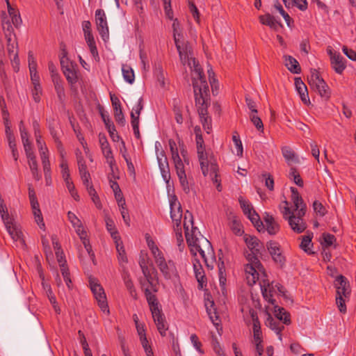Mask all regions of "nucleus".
I'll return each instance as SVG.
<instances>
[{
  "instance_id": "obj_1",
  "label": "nucleus",
  "mask_w": 356,
  "mask_h": 356,
  "mask_svg": "<svg viewBox=\"0 0 356 356\" xmlns=\"http://www.w3.org/2000/svg\"><path fill=\"white\" fill-rule=\"evenodd\" d=\"M184 228L186 242L190 247L191 252L194 255L196 254V252H198L202 259H204V262L207 263L205 252H207L208 254H212L213 249L211 244L202 236L201 238L197 236L196 232L197 229L193 227V215L188 211H186L185 213Z\"/></svg>"
},
{
  "instance_id": "obj_2",
  "label": "nucleus",
  "mask_w": 356,
  "mask_h": 356,
  "mask_svg": "<svg viewBox=\"0 0 356 356\" xmlns=\"http://www.w3.org/2000/svg\"><path fill=\"white\" fill-rule=\"evenodd\" d=\"M291 198L294 204L296 213L291 211L287 206L288 202H284L286 206L282 211L284 218L288 220L289 224L293 232L300 234L303 232L306 228V222L303 220V216L306 213V205L300 195L297 188L291 187Z\"/></svg>"
},
{
  "instance_id": "obj_3",
  "label": "nucleus",
  "mask_w": 356,
  "mask_h": 356,
  "mask_svg": "<svg viewBox=\"0 0 356 356\" xmlns=\"http://www.w3.org/2000/svg\"><path fill=\"white\" fill-rule=\"evenodd\" d=\"M202 92L198 95L196 94L195 90V106L197 108L198 115L200 118V120L203 128L209 134L211 129V118L208 115V107L210 105L209 95H207L205 92L203 94Z\"/></svg>"
},
{
  "instance_id": "obj_4",
  "label": "nucleus",
  "mask_w": 356,
  "mask_h": 356,
  "mask_svg": "<svg viewBox=\"0 0 356 356\" xmlns=\"http://www.w3.org/2000/svg\"><path fill=\"white\" fill-rule=\"evenodd\" d=\"M261 253L249 252L246 254L248 264L245 266L246 280L250 286L254 284L259 280V273L264 272V268L260 262L258 255Z\"/></svg>"
},
{
  "instance_id": "obj_5",
  "label": "nucleus",
  "mask_w": 356,
  "mask_h": 356,
  "mask_svg": "<svg viewBox=\"0 0 356 356\" xmlns=\"http://www.w3.org/2000/svg\"><path fill=\"white\" fill-rule=\"evenodd\" d=\"M334 285L337 289L336 302L339 311L344 314L346 312V306L345 300L343 298H347L350 294V288L347 278L340 275L336 277L334 282Z\"/></svg>"
},
{
  "instance_id": "obj_6",
  "label": "nucleus",
  "mask_w": 356,
  "mask_h": 356,
  "mask_svg": "<svg viewBox=\"0 0 356 356\" xmlns=\"http://www.w3.org/2000/svg\"><path fill=\"white\" fill-rule=\"evenodd\" d=\"M191 67L194 69L192 72V83L193 92L196 90V94L202 92V95L204 92L207 95H209V89L208 83L206 81L202 69L195 58H191Z\"/></svg>"
},
{
  "instance_id": "obj_7",
  "label": "nucleus",
  "mask_w": 356,
  "mask_h": 356,
  "mask_svg": "<svg viewBox=\"0 0 356 356\" xmlns=\"http://www.w3.org/2000/svg\"><path fill=\"white\" fill-rule=\"evenodd\" d=\"M89 284L90 289L102 311L109 314L110 312L108 306L106 296L103 287L100 285L96 279L92 277L89 278Z\"/></svg>"
},
{
  "instance_id": "obj_8",
  "label": "nucleus",
  "mask_w": 356,
  "mask_h": 356,
  "mask_svg": "<svg viewBox=\"0 0 356 356\" xmlns=\"http://www.w3.org/2000/svg\"><path fill=\"white\" fill-rule=\"evenodd\" d=\"M175 44L178 51L179 59L182 65H188L191 67V58H193L192 57L191 47L188 42H185L184 41H181L179 39H176L175 40Z\"/></svg>"
},
{
  "instance_id": "obj_9",
  "label": "nucleus",
  "mask_w": 356,
  "mask_h": 356,
  "mask_svg": "<svg viewBox=\"0 0 356 356\" xmlns=\"http://www.w3.org/2000/svg\"><path fill=\"white\" fill-rule=\"evenodd\" d=\"M266 248L273 261L282 268L285 265L286 257L283 254L279 243L274 241H270L266 243Z\"/></svg>"
},
{
  "instance_id": "obj_10",
  "label": "nucleus",
  "mask_w": 356,
  "mask_h": 356,
  "mask_svg": "<svg viewBox=\"0 0 356 356\" xmlns=\"http://www.w3.org/2000/svg\"><path fill=\"white\" fill-rule=\"evenodd\" d=\"M155 262L165 279L168 280L172 276L177 275V271L173 261L168 260L166 261L165 257H159V259Z\"/></svg>"
},
{
  "instance_id": "obj_11",
  "label": "nucleus",
  "mask_w": 356,
  "mask_h": 356,
  "mask_svg": "<svg viewBox=\"0 0 356 356\" xmlns=\"http://www.w3.org/2000/svg\"><path fill=\"white\" fill-rule=\"evenodd\" d=\"M95 22L97 30L104 40L108 38V26L104 10L97 9L95 11Z\"/></svg>"
},
{
  "instance_id": "obj_12",
  "label": "nucleus",
  "mask_w": 356,
  "mask_h": 356,
  "mask_svg": "<svg viewBox=\"0 0 356 356\" xmlns=\"http://www.w3.org/2000/svg\"><path fill=\"white\" fill-rule=\"evenodd\" d=\"M170 218L174 222V226L181 227V220L182 218V208L176 195L171 197L170 200Z\"/></svg>"
},
{
  "instance_id": "obj_13",
  "label": "nucleus",
  "mask_w": 356,
  "mask_h": 356,
  "mask_svg": "<svg viewBox=\"0 0 356 356\" xmlns=\"http://www.w3.org/2000/svg\"><path fill=\"white\" fill-rule=\"evenodd\" d=\"M151 313L159 332L161 336H165L166 331L168 329V325L162 312V309L161 308Z\"/></svg>"
},
{
  "instance_id": "obj_14",
  "label": "nucleus",
  "mask_w": 356,
  "mask_h": 356,
  "mask_svg": "<svg viewBox=\"0 0 356 356\" xmlns=\"http://www.w3.org/2000/svg\"><path fill=\"white\" fill-rule=\"evenodd\" d=\"M157 160L161 176L163 180L165 181L167 186H169L170 172L168 159L164 151L162 150L159 154H157Z\"/></svg>"
},
{
  "instance_id": "obj_15",
  "label": "nucleus",
  "mask_w": 356,
  "mask_h": 356,
  "mask_svg": "<svg viewBox=\"0 0 356 356\" xmlns=\"http://www.w3.org/2000/svg\"><path fill=\"white\" fill-rule=\"evenodd\" d=\"M331 65L336 73L341 74L346 67V60L340 54H334L329 51Z\"/></svg>"
},
{
  "instance_id": "obj_16",
  "label": "nucleus",
  "mask_w": 356,
  "mask_h": 356,
  "mask_svg": "<svg viewBox=\"0 0 356 356\" xmlns=\"http://www.w3.org/2000/svg\"><path fill=\"white\" fill-rule=\"evenodd\" d=\"M244 241L252 252L261 253V250L264 248L263 243L254 236L245 234Z\"/></svg>"
},
{
  "instance_id": "obj_17",
  "label": "nucleus",
  "mask_w": 356,
  "mask_h": 356,
  "mask_svg": "<svg viewBox=\"0 0 356 356\" xmlns=\"http://www.w3.org/2000/svg\"><path fill=\"white\" fill-rule=\"evenodd\" d=\"M6 230L12 239L15 241H20L22 244H24V241L22 238L23 234L22 231L17 227V226L13 222V220L11 219L8 221V223H4Z\"/></svg>"
},
{
  "instance_id": "obj_18",
  "label": "nucleus",
  "mask_w": 356,
  "mask_h": 356,
  "mask_svg": "<svg viewBox=\"0 0 356 356\" xmlns=\"http://www.w3.org/2000/svg\"><path fill=\"white\" fill-rule=\"evenodd\" d=\"M143 274L149 284L152 288V291L154 293L157 292L158 287L156 284L154 283V274H156V270L155 268L152 265L150 267L148 265H145V266L140 267Z\"/></svg>"
},
{
  "instance_id": "obj_19",
  "label": "nucleus",
  "mask_w": 356,
  "mask_h": 356,
  "mask_svg": "<svg viewBox=\"0 0 356 356\" xmlns=\"http://www.w3.org/2000/svg\"><path fill=\"white\" fill-rule=\"evenodd\" d=\"M295 86L302 102L307 105L310 104L307 88L302 81L301 78H295Z\"/></svg>"
},
{
  "instance_id": "obj_20",
  "label": "nucleus",
  "mask_w": 356,
  "mask_h": 356,
  "mask_svg": "<svg viewBox=\"0 0 356 356\" xmlns=\"http://www.w3.org/2000/svg\"><path fill=\"white\" fill-rule=\"evenodd\" d=\"M177 172V175L179 177L180 184L183 188V191L186 193H189L190 188L188 181L187 180L186 175L184 170V165H180L175 166Z\"/></svg>"
},
{
  "instance_id": "obj_21",
  "label": "nucleus",
  "mask_w": 356,
  "mask_h": 356,
  "mask_svg": "<svg viewBox=\"0 0 356 356\" xmlns=\"http://www.w3.org/2000/svg\"><path fill=\"white\" fill-rule=\"evenodd\" d=\"M152 289L147 287L145 289V296L149 307L151 312L161 308L156 296L151 291Z\"/></svg>"
},
{
  "instance_id": "obj_22",
  "label": "nucleus",
  "mask_w": 356,
  "mask_h": 356,
  "mask_svg": "<svg viewBox=\"0 0 356 356\" xmlns=\"http://www.w3.org/2000/svg\"><path fill=\"white\" fill-rule=\"evenodd\" d=\"M194 272L195 277L198 282V288L202 289L204 286L207 285V278L205 277L204 270L200 264H193Z\"/></svg>"
},
{
  "instance_id": "obj_23",
  "label": "nucleus",
  "mask_w": 356,
  "mask_h": 356,
  "mask_svg": "<svg viewBox=\"0 0 356 356\" xmlns=\"http://www.w3.org/2000/svg\"><path fill=\"white\" fill-rule=\"evenodd\" d=\"M122 279L124 282V285L128 290L129 295L134 299H138V293L134 284L131 280L129 273L127 271H124L122 274Z\"/></svg>"
},
{
  "instance_id": "obj_24",
  "label": "nucleus",
  "mask_w": 356,
  "mask_h": 356,
  "mask_svg": "<svg viewBox=\"0 0 356 356\" xmlns=\"http://www.w3.org/2000/svg\"><path fill=\"white\" fill-rule=\"evenodd\" d=\"M197 152L202 174L206 177L209 174V168L210 167V165L208 163L207 154L205 152V148L197 149Z\"/></svg>"
},
{
  "instance_id": "obj_25",
  "label": "nucleus",
  "mask_w": 356,
  "mask_h": 356,
  "mask_svg": "<svg viewBox=\"0 0 356 356\" xmlns=\"http://www.w3.org/2000/svg\"><path fill=\"white\" fill-rule=\"evenodd\" d=\"M52 82L54 86L58 98L60 102H63L65 98V89L63 86V81L60 76H55Z\"/></svg>"
},
{
  "instance_id": "obj_26",
  "label": "nucleus",
  "mask_w": 356,
  "mask_h": 356,
  "mask_svg": "<svg viewBox=\"0 0 356 356\" xmlns=\"http://www.w3.org/2000/svg\"><path fill=\"white\" fill-rule=\"evenodd\" d=\"M264 220L266 227V229L269 234L274 235L279 232L280 225L272 216L267 215Z\"/></svg>"
},
{
  "instance_id": "obj_27",
  "label": "nucleus",
  "mask_w": 356,
  "mask_h": 356,
  "mask_svg": "<svg viewBox=\"0 0 356 356\" xmlns=\"http://www.w3.org/2000/svg\"><path fill=\"white\" fill-rule=\"evenodd\" d=\"M285 65L287 69L293 74H300L301 67L299 63L291 56H284Z\"/></svg>"
},
{
  "instance_id": "obj_28",
  "label": "nucleus",
  "mask_w": 356,
  "mask_h": 356,
  "mask_svg": "<svg viewBox=\"0 0 356 356\" xmlns=\"http://www.w3.org/2000/svg\"><path fill=\"white\" fill-rule=\"evenodd\" d=\"M47 127L49 130L50 134L53 138L54 143H58L61 142L58 131L57 123L54 118H49L47 119Z\"/></svg>"
},
{
  "instance_id": "obj_29",
  "label": "nucleus",
  "mask_w": 356,
  "mask_h": 356,
  "mask_svg": "<svg viewBox=\"0 0 356 356\" xmlns=\"http://www.w3.org/2000/svg\"><path fill=\"white\" fill-rule=\"evenodd\" d=\"M101 149L104 156L106 159V162L109 165L111 171H113V166L115 165V160L114 159L113 152L110 147L109 143H106L105 145L101 146Z\"/></svg>"
},
{
  "instance_id": "obj_30",
  "label": "nucleus",
  "mask_w": 356,
  "mask_h": 356,
  "mask_svg": "<svg viewBox=\"0 0 356 356\" xmlns=\"http://www.w3.org/2000/svg\"><path fill=\"white\" fill-rule=\"evenodd\" d=\"M266 324L279 336L280 340H282V331L284 328L280 322L276 319H274L271 316H268Z\"/></svg>"
},
{
  "instance_id": "obj_31",
  "label": "nucleus",
  "mask_w": 356,
  "mask_h": 356,
  "mask_svg": "<svg viewBox=\"0 0 356 356\" xmlns=\"http://www.w3.org/2000/svg\"><path fill=\"white\" fill-rule=\"evenodd\" d=\"M143 108V98L140 97L137 105L133 108L132 111L131 112V126L135 125V123H136V125H139V116Z\"/></svg>"
},
{
  "instance_id": "obj_32",
  "label": "nucleus",
  "mask_w": 356,
  "mask_h": 356,
  "mask_svg": "<svg viewBox=\"0 0 356 356\" xmlns=\"http://www.w3.org/2000/svg\"><path fill=\"white\" fill-rule=\"evenodd\" d=\"M168 143L175 166L179 165V164H184L183 161H181V159L179 155V152L175 141L172 139H170L168 140Z\"/></svg>"
},
{
  "instance_id": "obj_33",
  "label": "nucleus",
  "mask_w": 356,
  "mask_h": 356,
  "mask_svg": "<svg viewBox=\"0 0 356 356\" xmlns=\"http://www.w3.org/2000/svg\"><path fill=\"white\" fill-rule=\"evenodd\" d=\"M312 87L315 88L318 93L321 95V97L326 99H327L330 97V92L329 90V87L324 80H321L320 83L315 84Z\"/></svg>"
},
{
  "instance_id": "obj_34",
  "label": "nucleus",
  "mask_w": 356,
  "mask_h": 356,
  "mask_svg": "<svg viewBox=\"0 0 356 356\" xmlns=\"http://www.w3.org/2000/svg\"><path fill=\"white\" fill-rule=\"evenodd\" d=\"M275 316L277 318V321H282L285 325H289L291 323L290 314L282 307H275Z\"/></svg>"
},
{
  "instance_id": "obj_35",
  "label": "nucleus",
  "mask_w": 356,
  "mask_h": 356,
  "mask_svg": "<svg viewBox=\"0 0 356 356\" xmlns=\"http://www.w3.org/2000/svg\"><path fill=\"white\" fill-rule=\"evenodd\" d=\"M282 153L289 165H290L291 162H299L298 157L291 147L288 146L283 147L282 148Z\"/></svg>"
},
{
  "instance_id": "obj_36",
  "label": "nucleus",
  "mask_w": 356,
  "mask_h": 356,
  "mask_svg": "<svg viewBox=\"0 0 356 356\" xmlns=\"http://www.w3.org/2000/svg\"><path fill=\"white\" fill-rule=\"evenodd\" d=\"M218 170V168L217 164L211 163L210 164V167L209 168V172H210V177H211L213 182L217 184V190L218 191H221L222 187L220 185V180L218 179V175L217 173Z\"/></svg>"
},
{
  "instance_id": "obj_37",
  "label": "nucleus",
  "mask_w": 356,
  "mask_h": 356,
  "mask_svg": "<svg viewBox=\"0 0 356 356\" xmlns=\"http://www.w3.org/2000/svg\"><path fill=\"white\" fill-rule=\"evenodd\" d=\"M247 216L254 225V227H257V229L259 232L264 230V225L261 221L259 216L256 213L254 210L250 212V214H248Z\"/></svg>"
},
{
  "instance_id": "obj_38",
  "label": "nucleus",
  "mask_w": 356,
  "mask_h": 356,
  "mask_svg": "<svg viewBox=\"0 0 356 356\" xmlns=\"http://www.w3.org/2000/svg\"><path fill=\"white\" fill-rule=\"evenodd\" d=\"M275 8L280 13V15L284 17L287 26L289 27H291V24L293 23V19L289 16V15L284 10L282 6L278 1V0H275L274 3Z\"/></svg>"
},
{
  "instance_id": "obj_39",
  "label": "nucleus",
  "mask_w": 356,
  "mask_h": 356,
  "mask_svg": "<svg viewBox=\"0 0 356 356\" xmlns=\"http://www.w3.org/2000/svg\"><path fill=\"white\" fill-rule=\"evenodd\" d=\"M122 71L124 80L130 84L133 83L135 80V75L133 69L127 65H123Z\"/></svg>"
},
{
  "instance_id": "obj_40",
  "label": "nucleus",
  "mask_w": 356,
  "mask_h": 356,
  "mask_svg": "<svg viewBox=\"0 0 356 356\" xmlns=\"http://www.w3.org/2000/svg\"><path fill=\"white\" fill-rule=\"evenodd\" d=\"M289 178L290 179L293 180L297 186H298L300 187L303 186V185H304L303 180L302 179L299 172L298 171V170L296 168L291 167L290 168Z\"/></svg>"
},
{
  "instance_id": "obj_41",
  "label": "nucleus",
  "mask_w": 356,
  "mask_h": 356,
  "mask_svg": "<svg viewBox=\"0 0 356 356\" xmlns=\"http://www.w3.org/2000/svg\"><path fill=\"white\" fill-rule=\"evenodd\" d=\"M229 227L232 231L236 235L241 236L243 234V230L242 229V225L236 217H234L231 220Z\"/></svg>"
},
{
  "instance_id": "obj_42",
  "label": "nucleus",
  "mask_w": 356,
  "mask_h": 356,
  "mask_svg": "<svg viewBox=\"0 0 356 356\" xmlns=\"http://www.w3.org/2000/svg\"><path fill=\"white\" fill-rule=\"evenodd\" d=\"M259 19V22L262 24L268 26L270 28H273L275 26L276 23H277V22L275 19L274 17L272 16L269 13H266L264 15H260Z\"/></svg>"
},
{
  "instance_id": "obj_43",
  "label": "nucleus",
  "mask_w": 356,
  "mask_h": 356,
  "mask_svg": "<svg viewBox=\"0 0 356 356\" xmlns=\"http://www.w3.org/2000/svg\"><path fill=\"white\" fill-rule=\"evenodd\" d=\"M76 68V67H73V69H71L70 70H68L67 72H64V75H65L68 83L71 86H72L74 84H75L78 81V76H77Z\"/></svg>"
},
{
  "instance_id": "obj_44",
  "label": "nucleus",
  "mask_w": 356,
  "mask_h": 356,
  "mask_svg": "<svg viewBox=\"0 0 356 356\" xmlns=\"http://www.w3.org/2000/svg\"><path fill=\"white\" fill-rule=\"evenodd\" d=\"M313 237V234H309L302 237V241L300 245V247L302 250H303L306 252H309L310 250L309 246L312 245V239Z\"/></svg>"
},
{
  "instance_id": "obj_45",
  "label": "nucleus",
  "mask_w": 356,
  "mask_h": 356,
  "mask_svg": "<svg viewBox=\"0 0 356 356\" xmlns=\"http://www.w3.org/2000/svg\"><path fill=\"white\" fill-rule=\"evenodd\" d=\"M1 26L3 33L14 31L13 25L5 13L1 16Z\"/></svg>"
},
{
  "instance_id": "obj_46",
  "label": "nucleus",
  "mask_w": 356,
  "mask_h": 356,
  "mask_svg": "<svg viewBox=\"0 0 356 356\" xmlns=\"http://www.w3.org/2000/svg\"><path fill=\"white\" fill-rule=\"evenodd\" d=\"M174 231L175 232V236L177 241V245L180 251H182L184 248V239L182 236L181 227H178V226H173Z\"/></svg>"
},
{
  "instance_id": "obj_47",
  "label": "nucleus",
  "mask_w": 356,
  "mask_h": 356,
  "mask_svg": "<svg viewBox=\"0 0 356 356\" xmlns=\"http://www.w3.org/2000/svg\"><path fill=\"white\" fill-rule=\"evenodd\" d=\"M0 214H1V218L3 221V223H8V221L12 219L9 216L7 207L3 202V200H2L1 197H0Z\"/></svg>"
},
{
  "instance_id": "obj_48",
  "label": "nucleus",
  "mask_w": 356,
  "mask_h": 356,
  "mask_svg": "<svg viewBox=\"0 0 356 356\" xmlns=\"http://www.w3.org/2000/svg\"><path fill=\"white\" fill-rule=\"evenodd\" d=\"M114 118L117 123L124 126L125 124V119L122 113V107L113 108Z\"/></svg>"
},
{
  "instance_id": "obj_49",
  "label": "nucleus",
  "mask_w": 356,
  "mask_h": 356,
  "mask_svg": "<svg viewBox=\"0 0 356 356\" xmlns=\"http://www.w3.org/2000/svg\"><path fill=\"white\" fill-rule=\"evenodd\" d=\"M111 236L113 238V240L115 241V246H116L118 252L119 253L120 252L125 251L123 244H122V242L121 241L120 236L118 231L111 232Z\"/></svg>"
},
{
  "instance_id": "obj_50",
  "label": "nucleus",
  "mask_w": 356,
  "mask_h": 356,
  "mask_svg": "<svg viewBox=\"0 0 356 356\" xmlns=\"http://www.w3.org/2000/svg\"><path fill=\"white\" fill-rule=\"evenodd\" d=\"M232 140L236 147V154L241 157L243 156V145L236 132L233 135Z\"/></svg>"
},
{
  "instance_id": "obj_51",
  "label": "nucleus",
  "mask_w": 356,
  "mask_h": 356,
  "mask_svg": "<svg viewBox=\"0 0 356 356\" xmlns=\"http://www.w3.org/2000/svg\"><path fill=\"white\" fill-rule=\"evenodd\" d=\"M218 275L220 284L221 286H225L226 283V275L223 261L218 264Z\"/></svg>"
},
{
  "instance_id": "obj_52",
  "label": "nucleus",
  "mask_w": 356,
  "mask_h": 356,
  "mask_svg": "<svg viewBox=\"0 0 356 356\" xmlns=\"http://www.w3.org/2000/svg\"><path fill=\"white\" fill-rule=\"evenodd\" d=\"M33 213L35 216V221L38 226L42 229L44 227V223L43 222V218L42 216L41 211L40 207H36L35 209H32Z\"/></svg>"
},
{
  "instance_id": "obj_53",
  "label": "nucleus",
  "mask_w": 356,
  "mask_h": 356,
  "mask_svg": "<svg viewBox=\"0 0 356 356\" xmlns=\"http://www.w3.org/2000/svg\"><path fill=\"white\" fill-rule=\"evenodd\" d=\"M312 74L310 78H308V81L310 86H313L315 84L320 83L321 80H323L319 74V72L316 70H313L311 72Z\"/></svg>"
},
{
  "instance_id": "obj_54",
  "label": "nucleus",
  "mask_w": 356,
  "mask_h": 356,
  "mask_svg": "<svg viewBox=\"0 0 356 356\" xmlns=\"http://www.w3.org/2000/svg\"><path fill=\"white\" fill-rule=\"evenodd\" d=\"M17 47H18V43H17V38H15V40H13V44L7 46L8 53L10 56L14 55V60L15 61H16L17 60H19L18 52L17 51L15 52V49H17Z\"/></svg>"
},
{
  "instance_id": "obj_55",
  "label": "nucleus",
  "mask_w": 356,
  "mask_h": 356,
  "mask_svg": "<svg viewBox=\"0 0 356 356\" xmlns=\"http://www.w3.org/2000/svg\"><path fill=\"white\" fill-rule=\"evenodd\" d=\"M313 208L314 211L321 216H324L327 212L325 207L318 200L314 202Z\"/></svg>"
},
{
  "instance_id": "obj_56",
  "label": "nucleus",
  "mask_w": 356,
  "mask_h": 356,
  "mask_svg": "<svg viewBox=\"0 0 356 356\" xmlns=\"http://www.w3.org/2000/svg\"><path fill=\"white\" fill-rule=\"evenodd\" d=\"M250 120L252 121V122L254 124V125L255 126V127L259 130V131H263L264 130V124H263V122L261 120V118L257 115V113H251L250 114Z\"/></svg>"
},
{
  "instance_id": "obj_57",
  "label": "nucleus",
  "mask_w": 356,
  "mask_h": 356,
  "mask_svg": "<svg viewBox=\"0 0 356 356\" xmlns=\"http://www.w3.org/2000/svg\"><path fill=\"white\" fill-rule=\"evenodd\" d=\"M81 180L85 186L90 185V175L86 168L79 170Z\"/></svg>"
},
{
  "instance_id": "obj_58",
  "label": "nucleus",
  "mask_w": 356,
  "mask_h": 356,
  "mask_svg": "<svg viewBox=\"0 0 356 356\" xmlns=\"http://www.w3.org/2000/svg\"><path fill=\"white\" fill-rule=\"evenodd\" d=\"M29 165L30 170L31 171L32 175L35 180H40L41 179V175L38 173V168L37 161H33L29 163Z\"/></svg>"
},
{
  "instance_id": "obj_59",
  "label": "nucleus",
  "mask_w": 356,
  "mask_h": 356,
  "mask_svg": "<svg viewBox=\"0 0 356 356\" xmlns=\"http://www.w3.org/2000/svg\"><path fill=\"white\" fill-rule=\"evenodd\" d=\"M30 74H31V79L33 86H38L40 84V76L39 74L36 72V69L35 66H31L30 63Z\"/></svg>"
},
{
  "instance_id": "obj_60",
  "label": "nucleus",
  "mask_w": 356,
  "mask_h": 356,
  "mask_svg": "<svg viewBox=\"0 0 356 356\" xmlns=\"http://www.w3.org/2000/svg\"><path fill=\"white\" fill-rule=\"evenodd\" d=\"M140 341L147 356H154L152 347L149 344L147 337L140 338Z\"/></svg>"
},
{
  "instance_id": "obj_61",
  "label": "nucleus",
  "mask_w": 356,
  "mask_h": 356,
  "mask_svg": "<svg viewBox=\"0 0 356 356\" xmlns=\"http://www.w3.org/2000/svg\"><path fill=\"white\" fill-rule=\"evenodd\" d=\"M42 92V90L40 85L33 86V88L32 90V95L35 102L39 103L40 102V96Z\"/></svg>"
},
{
  "instance_id": "obj_62",
  "label": "nucleus",
  "mask_w": 356,
  "mask_h": 356,
  "mask_svg": "<svg viewBox=\"0 0 356 356\" xmlns=\"http://www.w3.org/2000/svg\"><path fill=\"white\" fill-rule=\"evenodd\" d=\"M19 132L22 138V141L23 144L30 143L29 140V133L24 126L23 121L20 122L19 124Z\"/></svg>"
},
{
  "instance_id": "obj_63",
  "label": "nucleus",
  "mask_w": 356,
  "mask_h": 356,
  "mask_svg": "<svg viewBox=\"0 0 356 356\" xmlns=\"http://www.w3.org/2000/svg\"><path fill=\"white\" fill-rule=\"evenodd\" d=\"M75 154H76V157L79 170L86 168L87 165L86 164V161L84 160V158L82 155L81 152L77 149L75 152Z\"/></svg>"
},
{
  "instance_id": "obj_64",
  "label": "nucleus",
  "mask_w": 356,
  "mask_h": 356,
  "mask_svg": "<svg viewBox=\"0 0 356 356\" xmlns=\"http://www.w3.org/2000/svg\"><path fill=\"white\" fill-rule=\"evenodd\" d=\"M239 203L244 214L246 216L254 210L252 205L242 198L239 199Z\"/></svg>"
}]
</instances>
